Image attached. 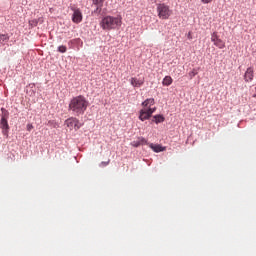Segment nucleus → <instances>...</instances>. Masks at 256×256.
Masks as SVG:
<instances>
[{
    "mask_svg": "<svg viewBox=\"0 0 256 256\" xmlns=\"http://www.w3.org/2000/svg\"><path fill=\"white\" fill-rule=\"evenodd\" d=\"M87 108L88 101L82 95L73 98L68 105V110L72 111V114L75 116L84 115Z\"/></svg>",
    "mask_w": 256,
    "mask_h": 256,
    "instance_id": "1",
    "label": "nucleus"
},
{
    "mask_svg": "<svg viewBox=\"0 0 256 256\" xmlns=\"http://www.w3.org/2000/svg\"><path fill=\"white\" fill-rule=\"evenodd\" d=\"M153 105H155L154 98H148L145 100V102L141 103L143 109L140 110V115L138 116L140 121H147L151 118V115H153L156 111V107H152Z\"/></svg>",
    "mask_w": 256,
    "mask_h": 256,
    "instance_id": "2",
    "label": "nucleus"
},
{
    "mask_svg": "<svg viewBox=\"0 0 256 256\" xmlns=\"http://www.w3.org/2000/svg\"><path fill=\"white\" fill-rule=\"evenodd\" d=\"M122 25L121 17L106 16L102 18L100 26L102 30L110 31L120 28Z\"/></svg>",
    "mask_w": 256,
    "mask_h": 256,
    "instance_id": "3",
    "label": "nucleus"
},
{
    "mask_svg": "<svg viewBox=\"0 0 256 256\" xmlns=\"http://www.w3.org/2000/svg\"><path fill=\"white\" fill-rule=\"evenodd\" d=\"M156 11L158 13V17L161 20H168L171 15H173V10L169 8L167 4L161 3L156 7Z\"/></svg>",
    "mask_w": 256,
    "mask_h": 256,
    "instance_id": "4",
    "label": "nucleus"
},
{
    "mask_svg": "<svg viewBox=\"0 0 256 256\" xmlns=\"http://www.w3.org/2000/svg\"><path fill=\"white\" fill-rule=\"evenodd\" d=\"M70 10L73 11L72 22L75 24L81 23V21H83V14L81 13L80 8L72 6Z\"/></svg>",
    "mask_w": 256,
    "mask_h": 256,
    "instance_id": "5",
    "label": "nucleus"
},
{
    "mask_svg": "<svg viewBox=\"0 0 256 256\" xmlns=\"http://www.w3.org/2000/svg\"><path fill=\"white\" fill-rule=\"evenodd\" d=\"M211 42L214 46L218 47V49H225V41L220 39V36H218L217 32L211 33Z\"/></svg>",
    "mask_w": 256,
    "mask_h": 256,
    "instance_id": "6",
    "label": "nucleus"
},
{
    "mask_svg": "<svg viewBox=\"0 0 256 256\" xmlns=\"http://www.w3.org/2000/svg\"><path fill=\"white\" fill-rule=\"evenodd\" d=\"M65 125L68 127V129L70 130H75L77 131L78 129H80V121L77 118H68L65 121Z\"/></svg>",
    "mask_w": 256,
    "mask_h": 256,
    "instance_id": "7",
    "label": "nucleus"
},
{
    "mask_svg": "<svg viewBox=\"0 0 256 256\" xmlns=\"http://www.w3.org/2000/svg\"><path fill=\"white\" fill-rule=\"evenodd\" d=\"M254 80V68L249 67L246 70V73H244V82L251 83Z\"/></svg>",
    "mask_w": 256,
    "mask_h": 256,
    "instance_id": "8",
    "label": "nucleus"
},
{
    "mask_svg": "<svg viewBox=\"0 0 256 256\" xmlns=\"http://www.w3.org/2000/svg\"><path fill=\"white\" fill-rule=\"evenodd\" d=\"M145 83V79L141 78H130V84L135 87V88H139V87H142L143 84Z\"/></svg>",
    "mask_w": 256,
    "mask_h": 256,
    "instance_id": "9",
    "label": "nucleus"
},
{
    "mask_svg": "<svg viewBox=\"0 0 256 256\" xmlns=\"http://www.w3.org/2000/svg\"><path fill=\"white\" fill-rule=\"evenodd\" d=\"M0 129H2V134L3 135H5V136L8 135L9 126H8L7 119H1L0 120Z\"/></svg>",
    "mask_w": 256,
    "mask_h": 256,
    "instance_id": "10",
    "label": "nucleus"
},
{
    "mask_svg": "<svg viewBox=\"0 0 256 256\" xmlns=\"http://www.w3.org/2000/svg\"><path fill=\"white\" fill-rule=\"evenodd\" d=\"M149 147L151 148V150L154 151V153H161L163 151H166V147H163L161 145H158V144H153V143H150L148 144Z\"/></svg>",
    "mask_w": 256,
    "mask_h": 256,
    "instance_id": "11",
    "label": "nucleus"
},
{
    "mask_svg": "<svg viewBox=\"0 0 256 256\" xmlns=\"http://www.w3.org/2000/svg\"><path fill=\"white\" fill-rule=\"evenodd\" d=\"M104 0H93V5H97L98 8L94 10V13H101V7L103 6Z\"/></svg>",
    "mask_w": 256,
    "mask_h": 256,
    "instance_id": "12",
    "label": "nucleus"
},
{
    "mask_svg": "<svg viewBox=\"0 0 256 256\" xmlns=\"http://www.w3.org/2000/svg\"><path fill=\"white\" fill-rule=\"evenodd\" d=\"M173 84V78L171 76H166L163 79V86H171Z\"/></svg>",
    "mask_w": 256,
    "mask_h": 256,
    "instance_id": "13",
    "label": "nucleus"
},
{
    "mask_svg": "<svg viewBox=\"0 0 256 256\" xmlns=\"http://www.w3.org/2000/svg\"><path fill=\"white\" fill-rule=\"evenodd\" d=\"M10 40L8 34H0V45H5Z\"/></svg>",
    "mask_w": 256,
    "mask_h": 256,
    "instance_id": "14",
    "label": "nucleus"
},
{
    "mask_svg": "<svg viewBox=\"0 0 256 256\" xmlns=\"http://www.w3.org/2000/svg\"><path fill=\"white\" fill-rule=\"evenodd\" d=\"M153 122L156 123V124L163 123L164 122L163 115H154L153 116Z\"/></svg>",
    "mask_w": 256,
    "mask_h": 256,
    "instance_id": "15",
    "label": "nucleus"
},
{
    "mask_svg": "<svg viewBox=\"0 0 256 256\" xmlns=\"http://www.w3.org/2000/svg\"><path fill=\"white\" fill-rule=\"evenodd\" d=\"M28 25H29V29H33L34 27H37L39 23L36 22V20H29Z\"/></svg>",
    "mask_w": 256,
    "mask_h": 256,
    "instance_id": "16",
    "label": "nucleus"
},
{
    "mask_svg": "<svg viewBox=\"0 0 256 256\" xmlns=\"http://www.w3.org/2000/svg\"><path fill=\"white\" fill-rule=\"evenodd\" d=\"M136 142H138V143H140L142 145H148L147 139H145L143 137L138 138V140H136Z\"/></svg>",
    "mask_w": 256,
    "mask_h": 256,
    "instance_id": "17",
    "label": "nucleus"
},
{
    "mask_svg": "<svg viewBox=\"0 0 256 256\" xmlns=\"http://www.w3.org/2000/svg\"><path fill=\"white\" fill-rule=\"evenodd\" d=\"M2 119H8V111L5 108H2Z\"/></svg>",
    "mask_w": 256,
    "mask_h": 256,
    "instance_id": "18",
    "label": "nucleus"
},
{
    "mask_svg": "<svg viewBox=\"0 0 256 256\" xmlns=\"http://www.w3.org/2000/svg\"><path fill=\"white\" fill-rule=\"evenodd\" d=\"M58 52L64 54L67 52V47L66 46H58Z\"/></svg>",
    "mask_w": 256,
    "mask_h": 256,
    "instance_id": "19",
    "label": "nucleus"
},
{
    "mask_svg": "<svg viewBox=\"0 0 256 256\" xmlns=\"http://www.w3.org/2000/svg\"><path fill=\"white\" fill-rule=\"evenodd\" d=\"M131 145H132V147L137 148V147L143 146L144 144H142V143H140V142H137V141H133V142L131 143Z\"/></svg>",
    "mask_w": 256,
    "mask_h": 256,
    "instance_id": "20",
    "label": "nucleus"
},
{
    "mask_svg": "<svg viewBox=\"0 0 256 256\" xmlns=\"http://www.w3.org/2000/svg\"><path fill=\"white\" fill-rule=\"evenodd\" d=\"M197 75V72L195 70H192L189 72L190 79L194 78Z\"/></svg>",
    "mask_w": 256,
    "mask_h": 256,
    "instance_id": "21",
    "label": "nucleus"
},
{
    "mask_svg": "<svg viewBox=\"0 0 256 256\" xmlns=\"http://www.w3.org/2000/svg\"><path fill=\"white\" fill-rule=\"evenodd\" d=\"M35 20H36L37 23H39V25H42V23H44V18L43 17H39Z\"/></svg>",
    "mask_w": 256,
    "mask_h": 256,
    "instance_id": "22",
    "label": "nucleus"
},
{
    "mask_svg": "<svg viewBox=\"0 0 256 256\" xmlns=\"http://www.w3.org/2000/svg\"><path fill=\"white\" fill-rule=\"evenodd\" d=\"M108 165H109V161L107 162L102 161L101 164H99V167H106Z\"/></svg>",
    "mask_w": 256,
    "mask_h": 256,
    "instance_id": "23",
    "label": "nucleus"
},
{
    "mask_svg": "<svg viewBox=\"0 0 256 256\" xmlns=\"http://www.w3.org/2000/svg\"><path fill=\"white\" fill-rule=\"evenodd\" d=\"M211 1H213V0H202V3L203 4H208V3H211Z\"/></svg>",
    "mask_w": 256,
    "mask_h": 256,
    "instance_id": "24",
    "label": "nucleus"
},
{
    "mask_svg": "<svg viewBox=\"0 0 256 256\" xmlns=\"http://www.w3.org/2000/svg\"><path fill=\"white\" fill-rule=\"evenodd\" d=\"M31 129H33V125L28 124V131H31Z\"/></svg>",
    "mask_w": 256,
    "mask_h": 256,
    "instance_id": "25",
    "label": "nucleus"
},
{
    "mask_svg": "<svg viewBox=\"0 0 256 256\" xmlns=\"http://www.w3.org/2000/svg\"><path fill=\"white\" fill-rule=\"evenodd\" d=\"M252 97L256 98V87H255V94L252 95Z\"/></svg>",
    "mask_w": 256,
    "mask_h": 256,
    "instance_id": "26",
    "label": "nucleus"
}]
</instances>
